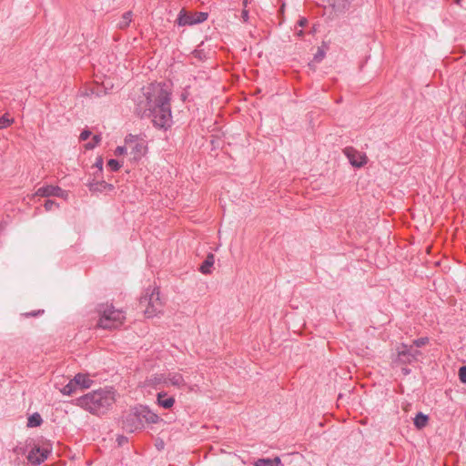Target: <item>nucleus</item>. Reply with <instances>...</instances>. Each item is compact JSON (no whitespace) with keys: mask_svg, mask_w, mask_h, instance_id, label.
Listing matches in <instances>:
<instances>
[{"mask_svg":"<svg viewBox=\"0 0 466 466\" xmlns=\"http://www.w3.org/2000/svg\"><path fill=\"white\" fill-rule=\"evenodd\" d=\"M170 96L165 84L151 83L143 87L135 111L140 117L150 118L156 127L166 129L172 123Z\"/></svg>","mask_w":466,"mask_h":466,"instance_id":"nucleus-1","label":"nucleus"},{"mask_svg":"<svg viewBox=\"0 0 466 466\" xmlns=\"http://www.w3.org/2000/svg\"><path fill=\"white\" fill-rule=\"evenodd\" d=\"M115 391L112 389L93 390L76 400V404L93 414H105L115 403Z\"/></svg>","mask_w":466,"mask_h":466,"instance_id":"nucleus-2","label":"nucleus"},{"mask_svg":"<svg viewBox=\"0 0 466 466\" xmlns=\"http://www.w3.org/2000/svg\"><path fill=\"white\" fill-rule=\"evenodd\" d=\"M99 319L97 327L104 329H117L120 327L126 317L123 311L116 309L112 305H99L97 309Z\"/></svg>","mask_w":466,"mask_h":466,"instance_id":"nucleus-3","label":"nucleus"},{"mask_svg":"<svg viewBox=\"0 0 466 466\" xmlns=\"http://www.w3.org/2000/svg\"><path fill=\"white\" fill-rule=\"evenodd\" d=\"M139 304L145 307L147 318H153L162 311L163 303L159 297L158 288H149L144 296L140 298Z\"/></svg>","mask_w":466,"mask_h":466,"instance_id":"nucleus-4","label":"nucleus"},{"mask_svg":"<svg viewBox=\"0 0 466 466\" xmlns=\"http://www.w3.org/2000/svg\"><path fill=\"white\" fill-rule=\"evenodd\" d=\"M92 384L93 380L88 374L77 373L60 391L64 395L70 396L76 393L78 388L81 390L89 389Z\"/></svg>","mask_w":466,"mask_h":466,"instance_id":"nucleus-5","label":"nucleus"},{"mask_svg":"<svg viewBox=\"0 0 466 466\" xmlns=\"http://www.w3.org/2000/svg\"><path fill=\"white\" fill-rule=\"evenodd\" d=\"M208 19V13L197 12L194 14H187L185 10H181L178 14L177 23L180 26L192 25L203 23Z\"/></svg>","mask_w":466,"mask_h":466,"instance_id":"nucleus-6","label":"nucleus"},{"mask_svg":"<svg viewBox=\"0 0 466 466\" xmlns=\"http://www.w3.org/2000/svg\"><path fill=\"white\" fill-rule=\"evenodd\" d=\"M34 196L42 198L57 197L63 199H67L68 192L58 186L46 185L39 187Z\"/></svg>","mask_w":466,"mask_h":466,"instance_id":"nucleus-7","label":"nucleus"},{"mask_svg":"<svg viewBox=\"0 0 466 466\" xmlns=\"http://www.w3.org/2000/svg\"><path fill=\"white\" fill-rule=\"evenodd\" d=\"M144 427L138 410L127 414L123 420V429L127 432H134Z\"/></svg>","mask_w":466,"mask_h":466,"instance_id":"nucleus-8","label":"nucleus"},{"mask_svg":"<svg viewBox=\"0 0 466 466\" xmlns=\"http://www.w3.org/2000/svg\"><path fill=\"white\" fill-rule=\"evenodd\" d=\"M343 152L353 167H360L367 163L366 156L351 147H345Z\"/></svg>","mask_w":466,"mask_h":466,"instance_id":"nucleus-9","label":"nucleus"},{"mask_svg":"<svg viewBox=\"0 0 466 466\" xmlns=\"http://www.w3.org/2000/svg\"><path fill=\"white\" fill-rule=\"evenodd\" d=\"M49 452L48 449L36 446L29 451L27 461L32 465H40L47 459Z\"/></svg>","mask_w":466,"mask_h":466,"instance_id":"nucleus-10","label":"nucleus"},{"mask_svg":"<svg viewBox=\"0 0 466 466\" xmlns=\"http://www.w3.org/2000/svg\"><path fill=\"white\" fill-rule=\"evenodd\" d=\"M125 142L135 159L140 158L145 153L146 147L144 146V143L139 142L136 137L129 135L127 137Z\"/></svg>","mask_w":466,"mask_h":466,"instance_id":"nucleus-11","label":"nucleus"},{"mask_svg":"<svg viewBox=\"0 0 466 466\" xmlns=\"http://www.w3.org/2000/svg\"><path fill=\"white\" fill-rule=\"evenodd\" d=\"M396 362L400 364H408L413 361V357L408 352V345L402 343L397 349V358L395 360Z\"/></svg>","mask_w":466,"mask_h":466,"instance_id":"nucleus-12","label":"nucleus"},{"mask_svg":"<svg viewBox=\"0 0 466 466\" xmlns=\"http://www.w3.org/2000/svg\"><path fill=\"white\" fill-rule=\"evenodd\" d=\"M139 414L142 418L143 423L147 422L149 424H155L159 421V416L150 410L147 407H141L139 410Z\"/></svg>","mask_w":466,"mask_h":466,"instance_id":"nucleus-13","label":"nucleus"},{"mask_svg":"<svg viewBox=\"0 0 466 466\" xmlns=\"http://www.w3.org/2000/svg\"><path fill=\"white\" fill-rule=\"evenodd\" d=\"M147 384L156 389H159L160 386H167V379L165 374H154L147 379Z\"/></svg>","mask_w":466,"mask_h":466,"instance_id":"nucleus-14","label":"nucleus"},{"mask_svg":"<svg viewBox=\"0 0 466 466\" xmlns=\"http://www.w3.org/2000/svg\"><path fill=\"white\" fill-rule=\"evenodd\" d=\"M167 386L172 385L174 387L181 388L186 385L185 380L182 374L178 372H170L167 374Z\"/></svg>","mask_w":466,"mask_h":466,"instance_id":"nucleus-15","label":"nucleus"},{"mask_svg":"<svg viewBox=\"0 0 466 466\" xmlns=\"http://www.w3.org/2000/svg\"><path fill=\"white\" fill-rule=\"evenodd\" d=\"M167 393L165 391H160L157 393V404L164 409H170L173 407L175 403V399L173 397H167Z\"/></svg>","mask_w":466,"mask_h":466,"instance_id":"nucleus-16","label":"nucleus"},{"mask_svg":"<svg viewBox=\"0 0 466 466\" xmlns=\"http://www.w3.org/2000/svg\"><path fill=\"white\" fill-rule=\"evenodd\" d=\"M253 464L254 466H283L279 457H275L274 459H258L254 461Z\"/></svg>","mask_w":466,"mask_h":466,"instance_id":"nucleus-17","label":"nucleus"},{"mask_svg":"<svg viewBox=\"0 0 466 466\" xmlns=\"http://www.w3.org/2000/svg\"><path fill=\"white\" fill-rule=\"evenodd\" d=\"M215 257L212 253H209L202 265L200 266V271L203 274H209L211 272V268L214 265Z\"/></svg>","mask_w":466,"mask_h":466,"instance_id":"nucleus-18","label":"nucleus"},{"mask_svg":"<svg viewBox=\"0 0 466 466\" xmlns=\"http://www.w3.org/2000/svg\"><path fill=\"white\" fill-rule=\"evenodd\" d=\"M429 420V417L421 412H419L414 418L413 423L415 427L419 430L423 429Z\"/></svg>","mask_w":466,"mask_h":466,"instance_id":"nucleus-19","label":"nucleus"},{"mask_svg":"<svg viewBox=\"0 0 466 466\" xmlns=\"http://www.w3.org/2000/svg\"><path fill=\"white\" fill-rule=\"evenodd\" d=\"M132 17H133V14L131 11H127V12L124 13L121 17V20L117 24V27L119 29H126L127 27H128V25H130V23L132 21Z\"/></svg>","mask_w":466,"mask_h":466,"instance_id":"nucleus-20","label":"nucleus"},{"mask_svg":"<svg viewBox=\"0 0 466 466\" xmlns=\"http://www.w3.org/2000/svg\"><path fill=\"white\" fill-rule=\"evenodd\" d=\"M113 186L111 184L106 183V181H100L96 183H90L89 189L91 191H102L104 189L111 190Z\"/></svg>","mask_w":466,"mask_h":466,"instance_id":"nucleus-21","label":"nucleus"},{"mask_svg":"<svg viewBox=\"0 0 466 466\" xmlns=\"http://www.w3.org/2000/svg\"><path fill=\"white\" fill-rule=\"evenodd\" d=\"M43 422V420L39 413L35 412L29 416L27 420V427L34 428L40 426Z\"/></svg>","mask_w":466,"mask_h":466,"instance_id":"nucleus-22","label":"nucleus"},{"mask_svg":"<svg viewBox=\"0 0 466 466\" xmlns=\"http://www.w3.org/2000/svg\"><path fill=\"white\" fill-rule=\"evenodd\" d=\"M107 167L111 171H117L121 167V164L116 159H109Z\"/></svg>","mask_w":466,"mask_h":466,"instance_id":"nucleus-23","label":"nucleus"},{"mask_svg":"<svg viewBox=\"0 0 466 466\" xmlns=\"http://www.w3.org/2000/svg\"><path fill=\"white\" fill-rule=\"evenodd\" d=\"M101 138H100V136L98 135H95L92 138V141L88 142L86 145V148L87 149H93L99 142H100Z\"/></svg>","mask_w":466,"mask_h":466,"instance_id":"nucleus-24","label":"nucleus"},{"mask_svg":"<svg viewBox=\"0 0 466 466\" xmlns=\"http://www.w3.org/2000/svg\"><path fill=\"white\" fill-rule=\"evenodd\" d=\"M59 205L54 201V200H51V199H47L45 204H44V208L46 209V211H51L53 208H58Z\"/></svg>","mask_w":466,"mask_h":466,"instance_id":"nucleus-25","label":"nucleus"},{"mask_svg":"<svg viewBox=\"0 0 466 466\" xmlns=\"http://www.w3.org/2000/svg\"><path fill=\"white\" fill-rule=\"evenodd\" d=\"M193 56L195 58H197L198 60L199 61H203L207 58V56H206V53L204 52V50L202 49H196L193 53H192Z\"/></svg>","mask_w":466,"mask_h":466,"instance_id":"nucleus-26","label":"nucleus"},{"mask_svg":"<svg viewBox=\"0 0 466 466\" xmlns=\"http://www.w3.org/2000/svg\"><path fill=\"white\" fill-rule=\"evenodd\" d=\"M429 342V339L427 337L419 338L413 340V346L417 348H420L425 346Z\"/></svg>","mask_w":466,"mask_h":466,"instance_id":"nucleus-27","label":"nucleus"},{"mask_svg":"<svg viewBox=\"0 0 466 466\" xmlns=\"http://www.w3.org/2000/svg\"><path fill=\"white\" fill-rule=\"evenodd\" d=\"M13 122L12 119L8 118L6 116H3L0 117V127H5L11 125Z\"/></svg>","mask_w":466,"mask_h":466,"instance_id":"nucleus-28","label":"nucleus"},{"mask_svg":"<svg viewBox=\"0 0 466 466\" xmlns=\"http://www.w3.org/2000/svg\"><path fill=\"white\" fill-rule=\"evenodd\" d=\"M408 352L412 355L413 361L417 360L418 356L420 355V351L413 349V345L408 346Z\"/></svg>","mask_w":466,"mask_h":466,"instance_id":"nucleus-29","label":"nucleus"},{"mask_svg":"<svg viewBox=\"0 0 466 466\" xmlns=\"http://www.w3.org/2000/svg\"><path fill=\"white\" fill-rule=\"evenodd\" d=\"M459 378L461 382L466 383V366L460 368Z\"/></svg>","mask_w":466,"mask_h":466,"instance_id":"nucleus-30","label":"nucleus"},{"mask_svg":"<svg viewBox=\"0 0 466 466\" xmlns=\"http://www.w3.org/2000/svg\"><path fill=\"white\" fill-rule=\"evenodd\" d=\"M127 150H128V147H127V144H126V146H124V147H120V146H119V147H117L116 148V150H115V155H116V156H121V155H123V154L127 153Z\"/></svg>","mask_w":466,"mask_h":466,"instance_id":"nucleus-31","label":"nucleus"},{"mask_svg":"<svg viewBox=\"0 0 466 466\" xmlns=\"http://www.w3.org/2000/svg\"><path fill=\"white\" fill-rule=\"evenodd\" d=\"M91 135V132L89 130H84L82 131V133L80 134V140L82 141H86V139H88V137H90Z\"/></svg>","mask_w":466,"mask_h":466,"instance_id":"nucleus-32","label":"nucleus"},{"mask_svg":"<svg viewBox=\"0 0 466 466\" xmlns=\"http://www.w3.org/2000/svg\"><path fill=\"white\" fill-rule=\"evenodd\" d=\"M116 441H117L118 445L122 446L123 444L127 442V438L125 436H118Z\"/></svg>","mask_w":466,"mask_h":466,"instance_id":"nucleus-33","label":"nucleus"},{"mask_svg":"<svg viewBox=\"0 0 466 466\" xmlns=\"http://www.w3.org/2000/svg\"><path fill=\"white\" fill-rule=\"evenodd\" d=\"M307 24H308V20H307V18H305V17H301V18L298 21V23H297V25H298L299 27H304V26H306V25H307Z\"/></svg>","mask_w":466,"mask_h":466,"instance_id":"nucleus-34","label":"nucleus"},{"mask_svg":"<svg viewBox=\"0 0 466 466\" xmlns=\"http://www.w3.org/2000/svg\"><path fill=\"white\" fill-rule=\"evenodd\" d=\"M242 19L244 22H248V11L244 9L241 14Z\"/></svg>","mask_w":466,"mask_h":466,"instance_id":"nucleus-35","label":"nucleus"},{"mask_svg":"<svg viewBox=\"0 0 466 466\" xmlns=\"http://www.w3.org/2000/svg\"><path fill=\"white\" fill-rule=\"evenodd\" d=\"M95 165H96V167H97L99 168V170H102L103 159L101 157L97 158Z\"/></svg>","mask_w":466,"mask_h":466,"instance_id":"nucleus-36","label":"nucleus"},{"mask_svg":"<svg viewBox=\"0 0 466 466\" xmlns=\"http://www.w3.org/2000/svg\"><path fill=\"white\" fill-rule=\"evenodd\" d=\"M324 56V53L322 51H319V53L316 55L315 59L319 61Z\"/></svg>","mask_w":466,"mask_h":466,"instance_id":"nucleus-37","label":"nucleus"},{"mask_svg":"<svg viewBox=\"0 0 466 466\" xmlns=\"http://www.w3.org/2000/svg\"><path fill=\"white\" fill-rule=\"evenodd\" d=\"M40 312H44V311H43V310H42V311L38 310L37 312H35V311H32V312H29V313H25V315L26 317H29V316H33V317H35V316H37Z\"/></svg>","mask_w":466,"mask_h":466,"instance_id":"nucleus-38","label":"nucleus"},{"mask_svg":"<svg viewBox=\"0 0 466 466\" xmlns=\"http://www.w3.org/2000/svg\"><path fill=\"white\" fill-rule=\"evenodd\" d=\"M303 34H304V33H303V31H302V30H299V31H298V33H297V35H298L299 36H302V35H303Z\"/></svg>","mask_w":466,"mask_h":466,"instance_id":"nucleus-39","label":"nucleus"},{"mask_svg":"<svg viewBox=\"0 0 466 466\" xmlns=\"http://www.w3.org/2000/svg\"><path fill=\"white\" fill-rule=\"evenodd\" d=\"M455 1H456V3H459L461 0H455Z\"/></svg>","mask_w":466,"mask_h":466,"instance_id":"nucleus-40","label":"nucleus"}]
</instances>
